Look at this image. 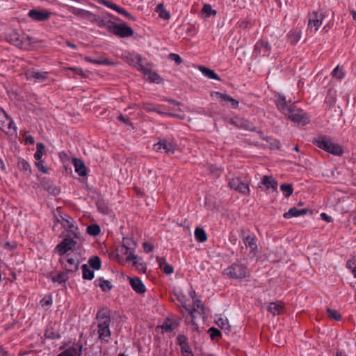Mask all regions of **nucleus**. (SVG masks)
<instances>
[{
  "label": "nucleus",
  "instance_id": "1",
  "mask_svg": "<svg viewBox=\"0 0 356 356\" xmlns=\"http://www.w3.org/2000/svg\"><path fill=\"white\" fill-rule=\"evenodd\" d=\"M312 142L318 148L333 155L341 156L343 153L342 147L326 136H318Z\"/></svg>",
  "mask_w": 356,
  "mask_h": 356
},
{
  "label": "nucleus",
  "instance_id": "2",
  "mask_svg": "<svg viewBox=\"0 0 356 356\" xmlns=\"http://www.w3.org/2000/svg\"><path fill=\"white\" fill-rule=\"evenodd\" d=\"M97 320L98 321L97 333L99 339L106 343L109 342L111 339L110 330V316L106 312H98L97 314Z\"/></svg>",
  "mask_w": 356,
  "mask_h": 356
},
{
  "label": "nucleus",
  "instance_id": "3",
  "mask_svg": "<svg viewBox=\"0 0 356 356\" xmlns=\"http://www.w3.org/2000/svg\"><path fill=\"white\" fill-rule=\"evenodd\" d=\"M250 274L248 268L241 264H233L223 270V275L232 279H242Z\"/></svg>",
  "mask_w": 356,
  "mask_h": 356
},
{
  "label": "nucleus",
  "instance_id": "4",
  "mask_svg": "<svg viewBox=\"0 0 356 356\" xmlns=\"http://www.w3.org/2000/svg\"><path fill=\"white\" fill-rule=\"evenodd\" d=\"M8 41L22 49H27L29 44H26L25 40L31 42L33 38L26 35H21L17 31L13 30L7 35Z\"/></svg>",
  "mask_w": 356,
  "mask_h": 356
},
{
  "label": "nucleus",
  "instance_id": "5",
  "mask_svg": "<svg viewBox=\"0 0 356 356\" xmlns=\"http://www.w3.org/2000/svg\"><path fill=\"white\" fill-rule=\"evenodd\" d=\"M284 115L291 120L292 122L298 124L305 125L309 122V119L306 113L300 108L296 107L294 105L291 107L289 113Z\"/></svg>",
  "mask_w": 356,
  "mask_h": 356
},
{
  "label": "nucleus",
  "instance_id": "6",
  "mask_svg": "<svg viewBox=\"0 0 356 356\" xmlns=\"http://www.w3.org/2000/svg\"><path fill=\"white\" fill-rule=\"evenodd\" d=\"M60 263L68 273H73L78 270L79 260L77 257H73L70 254L60 255Z\"/></svg>",
  "mask_w": 356,
  "mask_h": 356
},
{
  "label": "nucleus",
  "instance_id": "7",
  "mask_svg": "<svg viewBox=\"0 0 356 356\" xmlns=\"http://www.w3.org/2000/svg\"><path fill=\"white\" fill-rule=\"evenodd\" d=\"M58 222L70 233L69 234L72 235L74 238H79L80 232L77 227L75 226V222L72 218L68 216H60V218L58 219Z\"/></svg>",
  "mask_w": 356,
  "mask_h": 356
},
{
  "label": "nucleus",
  "instance_id": "8",
  "mask_svg": "<svg viewBox=\"0 0 356 356\" xmlns=\"http://www.w3.org/2000/svg\"><path fill=\"white\" fill-rule=\"evenodd\" d=\"M228 186L243 195H248L250 191L248 184L241 181L238 177L229 178Z\"/></svg>",
  "mask_w": 356,
  "mask_h": 356
},
{
  "label": "nucleus",
  "instance_id": "9",
  "mask_svg": "<svg viewBox=\"0 0 356 356\" xmlns=\"http://www.w3.org/2000/svg\"><path fill=\"white\" fill-rule=\"evenodd\" d=\"M76 239L79 238H74L71 234H68L61 243L56 247V250L60 254H65L68 250H70L77 243Z\"/></svg>",
  "mask_w": 356,
  "mask_h": 356
},
{
  "label": "nucleus",
  "instance_id": "10",
  "mask_svg": "<svg viewBox=\"0 0 356 356\" xmlns=\"http://www.w3.org/2000/svg\"><path fill=\"white\" fill-rule=\"evenodd\" d=\"M90 22L95 23L99 27L106 28L109 31H111L114 24L111 20V16L107 13L101 16L92 13Z\"/></svg>",
  "mask_w": 356,
  "mask_h": 356
},
{
  "label": "nucleus",
  "instance_id": "11",
  "mask_svg": "<svg viewBox=\"0 0 356 356\" xmlns=\"http://www.w3.org/2000/svg\"><path fill=\"white\" fill-rule=\"evenodd\" d=\"M27 15L33 21L44 22L50 18L51 13L45 9L34 8L30 10Z\"/></svg>",
  "mask_w": 356,
  "mask_h": 356
},
{
  "label": "nucleus",
  "instance_id": "12",
  "mask_svg": "<svg viewBox=\"0 0 356 356\" xmlns=\"http://www.w3.org/2000/svg\"><path fill=\"white\" fill-rule=\"evenodd\" d=\"M142 107L147 112H156L159 114L171 115L181 119L184 118L183 116H181L179 115L167 112V109L163 105H154L151 103H143Z\"/></svg>",
  "mask_w": 356,
  "mask_h": 356
},
{
  "label": "nucleus",
  "instance_id": "13",
  "mask_svg": "<svg viewBox=\"0 0 356 356\" xmlns=\"http://www.w3.org/2000/svg\"><path fill=\"white\" fill-rule=\"evenodd\" d=\"M177 148V145L166 139H161L154 145V149L156 152L163 150L168 154H172Z\"/></svg>",
  "mask_w": 356,
  "mask_h": 356
},
{
  "label": "nucleus",
  "instance_id": "14",
  "mask_svg": "<svg viewBox=\"0 0 356 356\" xmlns=\"http://www.w3.org/2000/svg\"><path fill=\"white\" fill-rule=\"evenodd\" d=\"M271 47L268 42L259 40L254 45L253 56L255 57L268 56L270 55Z\"/></svg>",
  "mask_w": 356,
  "mask_h": 356
},
{
  "label": "nucleus",
  "instance_id": "15",
  "mask_svg": "<svg viewBox=\"0 0 356 356\" xmlns=\"http://www.w3.org/2000/svg\"><path fill=\"white\" fill-rule=\"evenodd\" d=\"M229 122L237 129L255 131V127L251 122L238 116L231 118Z\"/></svg>",
  "mask_w": 356,
  "mask_h": 356
},
{
  "label": "nucleus",
  "instance_id": "16",
  "mask_svg": "<svg viewBox=\"0 0 356 356\" xmlns=\"http://www.w3.org/2000/svg\"><path fill=\"white\" fill-rule=\"evenodd\" d=\"M324 18V15L322 12L313 11L309 15L308 29L312 30L314 28L317 31L322 24V21Z\"/></svg>",
  "mask_w": 356,
  "mask_h": 356
},
{
  "label": "nucleus",
  "instance_id": "17",
  "mask_svg": "<svg viewBox=\"0 0 356 356\" xmlns=\"http://www.w3.org/2000/svg\"><path fill=\"white\" fill-rule=\"evenodd\" d=\"M111 31L116 35H119L122 38L129 37L134 33L132 29L128 26L125 23L116 24L114 22Z\"/></svg>",
  "mask_w": 356,
  "mask_h": 356
},
{
  "label": "nucleus",
  "instance_id": "18",
  "mask_svg": "<svg viewBox=\"0 0 356 356\" xmlns=\"http://www.w3.org/2000/svg\"><path fill=\"white\" fill-rule=\"evenodd\" d=\"M184 308L189 314L193 321L196 318V314H202L203 313L204 306L200 300H194L192 310L186 306H184Z\"/></svg>",
  "mask_w": 356,
  "mask_h": 356
},
{
  "label": "nucleus",
  "instance_id": "19",
  "mask_svg": "<svg viewBox=\"0 0 356 356\" xmlns=\"http://www.w3.org/2000/svg\"><path fill=\"white\" fill-rule=\"evenodd\" d=\"M140 71L143 73V74L147 76V79H149L152 82H154L159 83L161 78L159 75L151 70L149 67H145L144 65H140Z\"/></svg>",
  "mask_w": 356,
  "mask_h": 356
},
{
  "label": "nucleus",
  "instance_id": "20",
  "mask_svg": "<svg viewBox=\"0 0 356 356\" xmlns=\"http://www.w3.org/2000/svg\"><path fill=\"white\" fill-rule=\"evenodd\" d=\"M276 105L278 109L284 114L289 113V109L293 107V104H288L284 95H279L276 99Z\"/></svg>",
  "mask_w": 356,
  "mask_h": 356
},
{
  "label": "nucleus",
  "instance_id": "21",
  "mask_svg": "<svg viewBox=\"0 0 356 356\" xmlns=\"http://www.w3.org/2000/svg\"><path fill=\"white\" fill-rule=\"evenodd\" d=\"M28 79H34L38 82H42L47 78V72H39L35 70H29L26 73Z\"/></svg>",
  "mask_w": 356,
  "mask_h": 356
},
{
  "label": "nucleus",
  "instance_id": "22",
  "mask_svg": "<svg viewBox=\"0 0 356 356\" xmlns=\"http://www.w3.org/2000/svg\"><path fill=\"white\" fill-rule=\"evenodd\" d=\"M125 61L131 65H134L140 71V65H143L141 62L142 57L138 54H129L124 56Z\"/></svg>",
  "mask_w": 356,
  "mask_h": 356
},
{
  "label": "nucleus",
  "instance_id": "23",
  "mask_svg": "<svg viewBox=\"0 0 356 356\" xmlns=\"http://www.w3.org/2000/svg\"><path fill=\"white\" fill-rule=\"evenodd\" d=\"M211 96H216L218 98H220L222 101L230 102L231 106L233 108H236L238 106V102L227 94H223L220 92H211Z\"/></svg>",
  "mask_w": 356,
  "mask_h": 356
},
{
  "label": "nucleus",
  "instance_id": "24",
  "mask_svg": "<svg viewBox=\"0 0 356 356\" xmlns=\"http://www.w3.org/2000/svg\"><path fill=\"white\" fill-rule=\"evenodd\" d=\"M130 285L132 289L138 293H143L145 292V286L142 281L138 277H132L129 280Z\"/></svg>",
  "mask_w": 356,
  "mask_h": 356
},
{
  "label": "nucleus",
  "instance_id": "25",
  "mask_svg": "<svg viewBox=\"0 0 356 356\" xmlns=\"http://www.w3.org/2000/svg\"><path fill=\"white\" fill-rule=\"evenodd\" d=\"M309 209H298L296 207L291 208L287 212L284 213L283 216L284 218L289 219L292 217H298L300 216L305 215L308 213Z\"/></svg>",
  "mask_w": 356,
  "mask_h": 356
},
{
  "label": "nucleus",
  "instance_id": "26",
  "mask_svg": "<svg viewBox=\"0 0 356 356\" xmlns=\"http://www.w3.org/2000/svg\"><path fill=\"white\" fill-rule=\"evenodd\" d=\"M72 163L76 173L80 176H85L86 175V167L81 159L74 158L72 159Z\"/></svg>",
  "mask_w": 356,
  "mask_h": 356
},
{
  "label": "nucleus",
  "instance_id": "27",
  "mask_svg": "<svg viewBox=\"0 0 356 356\" xmlns=\"http://www.w3.org/2000/svg\"><path fill=\"white\" fill-rule=\"evenodd\" d=\"M70 12L74 14V15L83 17V18H88L90 21L92 15V13L86 10L83 9L75 8V7H70Z\"/></svg>",
  "mask_w": 356,
  "mask_h": 356
},
{
  "label": "nucleus",
  "instance_id": "28",
  "mask_svg": "<svg viewBox=\"0 0 356 356\" xmlns=\"http://www.w3.org/2000/svg\"><path fill=\"white\" fill-rule=\"evenodd\" d=\"M243 243L246 248H250L251 252H255L257 248L256 238L254 236L248 235L243 238Z\"/></svg>",
  "mask_w": 356,
  "mask_h": 356
},
{
  "label": "nucleus",
  "instance_id": "29",
  "mask_svg": "<svg viewBox=\"0 0 356 356\" xmlns=\"http://www.w3.org/2000/svg\"><path fill=\"white\" fill-rule=\"evenodd\" d=\"M156 261L159 265V267L163 269V272L167 275H170L173 273V267L166 263L165 259L162 257H156Z\"/></svg>",
  "mask_w": 356,
  "mask_h": 356
},
{
  "label": "nucleus",
  "instance_id": "30",
  "mask_svg": "<svg viewBox=\"0 0 356 356\" xmlns=\"http://www.w3.org/2000/svg\"><path fill=\"white\" fill-rule=\"evenodd\" d=\"M261 184L267 188H272L273 190H276L277 187V182L272 176H264L261 180Z\"/></svg>",
  "mask_w": 356,
  "mask_h": 356
},
{
  "label": "nucleus",
  "instance_id": "31",
  "mask_svg": "<svg viewBox=\"0 0 356 356\" xmlns=\"http://www.w3.org/2000/svg\"><path fill=\"white\" fill-rule=\"evenodd\" d=\"M82 352V347L80 346L79 349L70 347L67 348V350L63 351L60 354H58L57 356H81Z\"/></svg>",
  "mask_w": 356,
  "mask_h": 356
},
{
  "label": "nucleus",
  "instance_id": "32",
  "mask_svg": "<svg viewBox=\"0 0 356 356\" xmlns=\"http://www.w3.org/2000/svg\"><path fill=\"white\" fill-rule=\"evenodd\" d=\"M268 311L273 314V315H277L282 312L283 306L282 302H271L268 307Z\"/></svg>",
  "mask_w": 356,
  "mask_h": 356
},
{
  "label": "nucleus",
  "instance_id": "33",
  "mask_svg": "<svg viewBox=\"0 0 356 356\" xmlns=\"http://www.w3.org/2000/svg\"><path fill=\"white\" fill-rule=\"evenodd\" d=\"M287 38L291 44H295L301 38V31L299 30H291L288 33Z\"/></svg>",
  "mask_w": 356,
  "mask_h": 356
},
{
  "label": "nucleus",
  "instance_id": "34",
  "mask_svg": "<svg viewBox=\"0 0 356 356\" xmlns=\"http://www.w3.org/2000/svg\"><path fill=\"white\" fill-rule=\"evenodd\" d=\"M199 69L202 72V73L209 79H215L218 81L220 80V78L215 73L213 70L204 66H200Z\"/></svg>",
  "mask_w": 356,
  "mask_h": 356
},
{
  "label": "nucleus",
  "instance_id": "35",
  "mask_svg": "<svg viewBox=\"0 0 356 356\" xmlns=\"http://www.w3.org/2000/svg\"><path fill=\"white\" fill-rule=\"evenodd\" d=\"M257 132L260 135L261 138L269 143L270 149H280V143L279 140L276 139H272L270 137H264L263 132L261 131H258Z\"/></svg>",
  "mask_w": 356,
  "mask_h": 356
},
{
  "label": "nucleus",
  "instance_id": "36",
  "mask_svg": "<svg viewBox=\"0 0 356 356\" xmlns=\"http://www.w3.org/2000/svg\"><path fill=\"white\" fill-rule=\"evenodd\" d=\"M216 322L218 327H220L222 330L229 331L230 325L227 317L220 316L216 319Z\"/></svg>",
  "mask_w": 356,
  "mask_h": 356
},
{
  "label": "nucleus",
  "instance_id": "37",
  "mask_svg": "<svg viewBox=\"0 0 356 356\" xmlns=\"http://www.w3.org/2000/svg\"><path fill=\"white\" fill-rule=\"evenodd\" d=\"M125 254H127V260L132 261L133 264L137 266L138 261H142V259L140 258H138V256L134 254V251L131 249L127 247H125Z\"/></svg>",
  "mask_w": 356,
  "mask_h": 356
},
{
  "label": "nucleus",
  "instance_id": "38",
  "mask_svg": "<svg viewBox=\"0 0 356 356\" xmlns=\"http://www.w3.org/2000/svg\"><path fill=\"white\" fill-rule=\"evenodd\" d=\"M85 60L89 63L99 65H111V63L106 58L99 57L98 58H92L91 57H86Z\"/></svg>",
  "mask_w": 356,
  "mask_h": 356
},
{
  "label": "nucleus",
  "instance_id": "39",
  "mask_svg": "<svg viewBox=\"0 0 356 356\" xmlns=\"http://www.w3.org/2000/svg\"><path fill=\"white\" fill-rule=\"evenodd\" d=\"M156 12L158 13L159 16L162 19H168L170 17V13L165 10L163 3H159L156 6Z\"/></svg>",
  "mask_w": 356,
  "mask_h": 356
},
{
  "label": "nucleus",
  "instance_id": "40",
  "mask_svg": "<svg viewBox=\"0 0 356 356\" xmlns=\"http://www.w3.org/2000/svg\"><path fill=\"white\" fill-rule=\"evenodd\" d=\"M195 237L196 240L200 243H203L207 239V236L205 231L203 229L199 227L195 229Z\"/></svg>",
  "mask_w": 356,
  "mask_h": 356
},
{
  "label": "nucleus",
  "instance_id": "41",
  "mask_svg": "<svg viewBox=\"0 0 356 356\" xmlns=\"http://www.w3.org/2000/svg\"><path fill=\"white\" fill-rule=\"evenodd\" d=\"M88 264L94 270H99L101 268L102 262L101 259L97 256H93L88 260Z\"/></svg>",
  "mask_w": 356,
  "mask_h": 356
},
{
  "label": "nucleus",
  "instance_id": "42",
  "mask_svg": "<svg viewBox=\"0 0 356 356\" xmlns=\"http://www.w3.org/2000/svg\"><path fill=\"white\" fill-rule=\"evenodd\" d=\"M208 170L210 175L215 178L219 177L222 172V169L221 168L213 164L208 165Z\"/></svg>",
  "mask_w": 356,
  "mask_h": 356
},
{
  "label": "nucleus",
  "instance_id": "43",
  "mask_svg": "<svg viewBox=\"0 0 356 356\" xmlns=\"http://www.w3.org/2000/svg\"><path fill=\"white\" fill-rule=\"evenodd\" d=\"M36 152L34 154V159L37 161H40L44 152L45 145L42 143H38L36 145Z\"/></svg>",
  "mask_w": 356,
  "mask_h": 356
},
{
  "label": "nucleus",
  "instance_id": "44",
  "mask_svg": "<svg viewBox=\"0 0 356 356\" xmlns=\"http://www.w3.org/2000/svg\"><path fill=\"white\" fill-rule=\"evenodd\" d=\"M17 167L20 170H23L30 174L31 172V166L29 163L23 159H20L17 162Z\"/></svg>",
  "mask_w": 356,
  "mask_h": 356
},
{
  "label": "nucleus",
  "instance_id": "45",
  "mask_svg": "<svg viewBox=\"0 0 356 356\" xmlns=\"http://www.w3.org/2000/svg\"><path fill=\"white\" fill-rule=\"evenodd\" d=\"M44 336L47 339H58L60 337L59 333L52 327H48L44 333Z\"/></svg>",
  "mask_w": 356,
  "mask_h": 356
},
{
  "label": "nucleus",
  "instance_id": "46",
  "mask_svg": "<svg viewBox=\"0 0 356 356\" xmlns=\"http://www.w3.org/2000/svg\"><path fill=\"white\" fill-rule=\"evenodd\" d=\"M83 272V278L85 280H92L94 277V273L92 271L88 265L83 264L81 266Z\"/></svg>",
  "mask_w": 356,
  "mask_h": 356
},
{
  "label": "nucleus",
  "instance_id": "47",
  "mask_svg": "<svg viewBox=\"0 0 356 356\" xmlns=\"http://www.w3.org/2000/svg\"><path fill=\"white\" fill-rule=\"evenodd\" d=\"M100 231V227L97 224H92L87 227V233L93 236L98 235Z\"/></svg>",
  "mask_w": 356,
  "mask_h": 356
},
{
  "label": "nucleus",
  "instance_id": "48",
  "mask_svg": "<svg viewBox=\"0 0 356 356\" xmlns=\"http://www.w3.org/2000/svg\"><path fill=\"white\" fill-rule=\"evenodd\" d=\"M280 189L282 193L284 194L286 197H289L291 195H292L293 189L291 184H283L280 186Z\"/></svg>",
  "mask_w": 356,
  "mask_h": 356
},
{
  "label": "nucleus",
  "instance_id": "49",
  "mask_svg": "<svg viewBox=\"0 0 356 356\" xmlns=\"http://www.w3.org/2000/svg\"><path fill=\"white\" fill-rule=\"evenodd\" d=\"M68 279V277L65 273H59L58 275L52 277V281L54 282H58L60 284L65 283Z\"/></svg>",
  "mask_w": 356,
  "mask_h": 356
},
{
  "label": "nucleus",
  "instance_id": "50",
  "mask_svg": "<svg viewBox=\"0 0 356 356\" xmlns=\"http://www.w3.org/2000/svg\"><path fill=\"white\" fill-rule=\"evenodd\" d=\"M202 12L205 15V17H208L212 15H214L216 14V10H213L211 5L209 4H204Z\"/></svg>",
  "mask_w": 356,
  "mask_h": 356
},
{
  "label": "nucleus",
  "instance_id": "51",
  "mask_svg": "<svg viewBox=\"0 0 356 356\" xmlns=\"http://www.w3.org/2000/svg\"><path fill=\"white\" fill-rule=\"evenodd\" d=\"M332 75L333 77L341 80L344 77V72L339 68V66H337L333 71L332 72Z\"/></svg>",
  "mask_w": 356,
  "mask_h": 356
},
{
  "label": "nucleus",
  "instance_id": "52",
  "mask_svg": "<svg viewBox=\"0 0 356 356\" xmlns=\"http://www.w3.org/2000/svg\"><path fill=\"white\" fill-rule=\"evenodd\" d=\"M327 312L330 318L336 321H340L341 319V314L337 310L327 308Z\"/></svg>",
  "mask_w": 356,
  "mask_h": 356
},
{
  "label": "nucleus",
  "instance_id": "53",
  "mask_svg": "<svg viewBox=\"0 0 356 356\" xmlns=\"http://www.w3.org/2000/svg\"><path fill=\"white\" fill-rule=\"evenodd\" d=\"M99 286L104 291H108L112 289V284L108 280H99Z\"/></svg>",
  "mask_w": 356,
  "mask_h": 356
},
{
  "label": "nucleus",
  "instance_id": "54",
  "mask_svg": "<svg viewBox=\"0 0 356 356\" xmlns=\"http://www.w3.org/2000/svg\"><path fill=\"white\" fill-rule=\"evenodd\" d=\"M347 267L351 269L354 276L356 277V258H353L347 261Z\"/></svg>",
  "mask_w": 356,
  "mask_h": 356
},
{
  "label": "nucleus",
  "instance_id": "55",
  "mask_svg": "<svg viewBox=\"0 0 356 356\" xmlns=\"http://www.w3.org/2000/svg\"><path fill=\"white\" fill-rule=\"evenodd\" d=\"M208 332L209 333L211 339H214L220 335L219 330L213 327L209 329Z\"/></svg>",
  "mask_w": 356,
  "mask_h": 356
},
{
  "label": "nucleus",
  "instance_id": "56",
  "mask_svg": "<svg viewBox=\"0 0 356 356\" xmlns=\"http://www.w3.org/2000/svg\"><path fill=\"white\" fill-rule=\"evenodd\" d=\"M5 116L6 117L7 120L9 121L8 124V131L10 132L11 130H13V132L15 133L17 131V127H15L14 122L10 117H8L6 113H5Z\"/></svg>",
  "mask_w": 356,
  "mask_h": 356
},
{
  "label": "nucleus",
  "instance_id": "57",
  "mask_svg": "<svg viewBox=\"0 0 356 356\" xmlns=\"http://www.w3.org/2000/svg\"><path fill=\"white\" fill-rule=\"evenodd\" d=\"M169 58L174 60L177 65H180L182 63L181 57L178 54L174 53L169 54Z\"/></svg>",
  "mask_w": 356,
  "mask_h": 356
},
{
  "label": "nucleus",
  "instance_id": "58",
  "mask_svg": "<svg viewBox=\"0 0 356 356\" xmlns=\"http://www.w3.org/2000/svg\"><path fill=\"white\" fill-rule=\"evenodd\" d=\"M180 348H181V352L183 353L186 354V356H190V355L193 356L192 352H191V348H190L189 346L188 345V343L181 346Z\"/></svg>",
  "mask_w": 356,
  "mask_h": 356
},
{
  "label": "nucleus",
  "instance_id": "59",
  "mask_svg": "<svg viewBox=\"0 0 356 356\" xmlns=\"http://www.w3.org/2000/svg\"><path fill=\"white\" fill-rule=\"evenodd\" d=\"M161 327L163 330H164L166 332H171L174 329V325L172 323L165 321L161 325Z\"/></svg>",
  "mask_w": 356,
  "mask_h": 356
},
{
  "label": "nucleus",
  "instance_id": "60",
  "mask_svg": "<svg viewBox=\"0 0 356 356\" xmlns=\"http://www.w3.org/2000/svg\"><path fill=\"white\" fill-rule=\"evenodd\" d=\"M37 168L43 173H48L47 168L44 165L43 162L40 160L35 163Z\"/></svg>",
  "mask_w": 356,
  "mask_h": 356
},
{
  "label": "nucleus",
  "instance_id": "61",
  "mask_svg": "<svg viewBox=\"0 0 356 356\" xmlns=\"http://www.w3.org/2000/svg\"><path fill=\"white\" fill-rule=\"evenodd\" d=\"M177 343L179 346L187 343V338L184 335L179 334L177 337Z\"/></svg>",
  "mask_w": 356,
  "mask_h": 356
},
{
  "label": "nucleus",
  "instance_id": "62",
  "mask_svg": "<svg viewBox=\"0 0 356 356\" xmlns=\"http://www.w3.org/2000/svg\"><path fill=\"white\" fill-rule=\"evenodd\" d=\"M143 245L145 252L148 253L153 250V248H154L153 245H150L147 242L143 243Z\"/></svg>",
  "mask_w": 356,
  "mask_h": 356
},
{
  "label": "nucleus",
  "instance_id": "63",
  "mask_svg": "<svg viewBox=\"0 0 356 356\" xmlns=\"http://www.w3.org/2000/svg\"><path fill=\"white\" fill-rule=\"evenodd\" d=\"M321 216L323 220H325V221H327L328 222H330L332 220V217L327 216L325 213H322L321 214Z\"/></svg>",
  "mask_w": 356,
  "mask_h": 356
},
{
  "label": "nucleus",
  "instance_id": "64",
  "mask_svg": "<svg viewBox=\"0 0 356 356\" xmlns=\"http://www.w3.org/2000/svg\"><path fill=\"white\" fill-rule=\"evenodd\" d=\"M25 142L26 144H33L35 143L34 138L32 136H28L25 138Z\"/></svg>",
  "mask_w": 356,
  "mask_h": 356
}]
</instances>
